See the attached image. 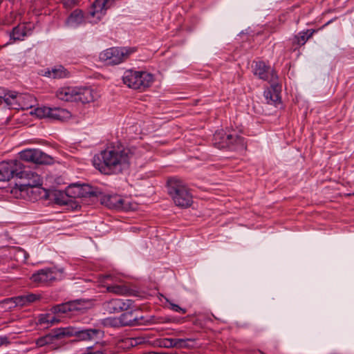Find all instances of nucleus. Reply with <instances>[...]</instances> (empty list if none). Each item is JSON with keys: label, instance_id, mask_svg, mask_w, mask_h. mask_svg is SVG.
Returning <instances> with one entry per match:
<instances>
[{"label": "nucleus", "instance_id": "obj_26", "mask_svg": "<svg viewBox=\"0 0 354 354\" xmlns=\"http://www.w3.org/2000/svg\"><path fill=\"white\" fill-rule=\"evenodd\" d=\"M97 94L90 88L79 87V91L77 95V100L82 103H88L95 100Z\"/></svg>", "mask_w": 354, "mask_h": 354}, {"label": "nucleus", "instance_id": "obj_36", "mask_svg": "<svg viewBox=\"0 0 354 354\" xmlns=\"http://www.w3.org/2000/svg\"><path fill=\"white\" fill-rule=\"evenodd\" d=\"M77 2V0H62L64 6L66 8H70L75 6Z\"/></svg>", "mask_w": 354, "mask_h": 354}, {"label": "nucleus", "instance_id": "obj_1", "mask_svg": "<svg viewBox=\"0 0 354 354\" xmlns=\"http://www.w3.org/2000/svg\"><path fill=\"white\" fill-rule=\"evenodd\" d=\"M133 155L129 150L110 148L95 155L93 165L104 174L119 173L129 167Z\"/></svg>", "mask_w": 354, "mask_h": 354}, {"label": "nucleus", "instance_id": "obj_13", "mask_svg": "<svg viewBox=\"0 0 354 354\" xmlns=\"http://www.w3.org/2000/svg\"><path fill=\"white\" fill-rule=\"evenodd\" d=\"M20 169H21L20 161L13 160L0 162V181L9 180L13 176L18 177Z\"/></svg>", "mask_w": 354, "mask_h": 354}, {"label": "nucleus", "instance_id": "obj_18", "mask_svg": "<svg viewBox=\"0 0 354 354\" xmlns=\"http://www.w3.org/2000/svg\"><path fill=\"white\" fill-rule=\"evenodd\" d=\"M65 328H72L75 330L71 336L76 335L81 340L97 341L103 336V332L98 329H86L80 330L73 327H66Z\"/></svg>", "mask_w": 354, "mask_h": 354}, {"label": "nucleus", "instance_id": "obj_38", "mask_svg": "<svg viewBox=\"0 0 354 354\" xmlns=\"http://www.w3.org/2000/svg\"><path fill=\"white\" fill-rule=\"evenodd\" d=\"M8 343V338L5 336H0V346Z\"/></svg>", "mask_w": 354, "mask_h": 354}, {"label": "nucleus", "instance_id": "obj_34", "mask_svg": "<svg viewBox=\"0 0 354 354\" xmlns=\"http://www.w3.org/2000/svg\"><path fill=\"white\" fill-rule=\"evenodd\" d=\"M130 344L131 346H136L138 344H145L146 342V339L143 337H137L135 338H132L130 340Z\"/></svg>", "mask_w": 354, "mask_h": 354}, {"label": "nucleus", "instance_id": "obj_3", "mask_svg": "<svg viewBox=\"0 0 354 354\" xmlns=\"http://www.w3.org/2000/svg\"><path fill=\"white\" fill-rule=\"evenodd\" d=\"M168 193L174 203L179 207H187L191 205L192 198L185 184L178 178L168 180Z\"/></svg>", "mask_w": 354, "mask_h": 354}, {"label": "nucleus", "instance_id": "obj_39", "mask_svg": "<svg viewBox=\"0 0 354 354\" xmlns=\"http://www.w3.org/2000/svg\"><path fill=\"white\" fill-rule=\"evenodd\" d=\"M20 17V14H17V13H11L10 15V17H13L14 18V21L17 22V21H21V18L19 17V20H17V17Z\"/></svg>", "mask_w": 354, "mask_h": 354}, {"label": "nucleus", "instance_id": "obj_10", "mask_svg": "<svg viewBox=\"0 0 354 354\" xmlns=\"http://www.w3.org/2000/svg\"><path fill=\"white\" fill-rule=\"evenodd\" d=\"M113 0H95L88 14L87 18L91 24H97L104 16L106 10L111 6Z\"/></svg>", "mask_w": 354, "mask_h": 354}, {"label": "nucleus", "instance_id": "obj_2", "mask_svg": "<svg viewBox=\"0 0 354 354\" xmlns=\"http://www.w3.org/2000/svg\"><path fill=\"white\" fill-rule=\"evenodd\" d=\"M86 308V302L82 300L69 301L54 306L49 313L40 315L38 322L40 324H46V327H49L59 322V314H66L71 311H82Z\"/></svg>", "mask_w": 354, "mask_h": 354}, {"label": "nucleus", "instance_id": "obj_29", "mask_svg": "<svg viewBox=\"0 0 354 354\" xmlns=\"http://www.w3.org/2000/svg\"><path fill=\"white\" fill-rule=\"evenodd\" d=\"M19 93L14 91H9L3 95V97H0V104L2 102V99L4 102L11 109H15V106L12 104L17 103Z\"/></svg>", "mask_w": 354, "mask_h": 354}, {"label": "nucleus", "instance_id": "obj_28", "mask_svg": "<svg viewBox=\"0 0 354 354\" xmlns=\"http://www.w3.org/2000/svg\"><path fill=\"white\" fill-rule=\"evenodd\" d=\"M160 346L165 348H185L187 346L186 340L183 339L167 338L162 340Z\"/></svg>", "mask_w": 354, "mask_h": 354}, {"label": "nucleus", "instance_id": "obj_19", "mask_svg": "<svg viewBox=\"0 0 354 354\" xmlns=\"http://www.w3.org/2000/svg\"><path fill=\"white\" fill-rule=\"evenodd\" d=\"M132 305L131 300H123L120 299H112L104 304L105 310L109 313H119L126 310Z\"/></svg>", "mask_w": 354, "mask_h": 354}, {"label": "nucleus", "instance_id": "obj_17", "mask_svg": "<svg viewBox=\"0 0 354 354\" xmlns=\"http://www.w3.org/2000/svg\"><path fill=\"white\" fill-rule=\"evenodd\" d=\"M252 68L254 74L261 80L273 82L277 78L274 71L263 62H255Z\"/></svg>", "mask_w": 354, "mask_h": 354}, {"label": "nucleus", "instance_id": "obj_33", "mask_svg": "<svg viewBox=\"0 0 354 354\" xmlns=\"http://www.w3.org/2000/svg\"><path fill=\"white\" fill-rule=\"evenodd\" d=\"M167 302L169 304V308L173 311L178 312L182 314H185L186 313V310L180 307L178 305L172 303L169 299H167Z\"/></svg>", "mask_w": 354, "mask_h": 354}, {"label": "nucleus", "instance_id": "obj_20", "mask_svg": "<svg viewBox=\"0 0 354 354\" xmlns=\"http://www.w3.org/2000/svg\"><path fill=\"white\" fill-rule=\"evenodd\" d=\"M78 91L79 87L64 86L57 89L56 91V97L62 101H76Z\"/></svg>", "mask_w": 354, "mask_h": 354}, {"label": "nucleus", "instance_id": "obj_32", "mask_svg": "<svg viewBox=\"0 0 354 354\" xmlns=\"http://www.w3.org/2000/svg\"><path fill=\"white\" fill-rule=\"evenodd\" d=\"M315 32V30H308L306 32H301L299 33V36L297 37V43L299 44H304L306 41L308 40L309 37H310L313 33Z\"/></svg>", "mask_w": 354, "mask_h": 354}, {"label": "nucleus", "instance_id": "obj_24", "mask_svg": "<svg viewBox=\"0 0 354 354\" xmlns=\"http://www.w3.org/2000/svg\"><path fill=\"white\" fill-rule=\"evenodd\" d=\"M139 71L128 70L124 73L122 81L128 87L133 89H140V83H138Z\"/></svg>", "mask_w": 354, "mask_h": 354}, {"label": "nucleus", "instance_id": "obj_27", "mask_svg": "<svg viewBox=\"0 0 354 354\" xmlns=\"http://www.w3.org/2000/svg\"><path fill=\"white\" fill-rule=\"evenodd\" d=\"M154 78L152 74L146 71H139L138 83H140V90L150 86Z\"/></svg>", "mask_w": 354, "mask_h": 354}, {"label": "nucleus", "instance_id": "obj_4", "mask_svg": "<svg viewBox=\"0 0 354 354\" xmlns=\"http://www.w3.org/2000/svg\"><path fill=\"white\" fill-rule=\"evenodd\" d=\"M214 145L218 149L229 148L232 150L243 149L245 146L243 138L227 133L223 130L216 132L213 138Z\"/></svg>", "mask_w": 354, "mask_h": 354}, {"label": "nucleus", "instance_id": "obj_11", "mask_svg": "<svg viewBox=\"0 0 354 354\" xmlns=\"http://www.w3.org/2000/svg\"><path fill=\"white\" fill-rule=\"evenodd\" d=\"M20 158L36 164H51L53 158L39 149H28L19 153Z\"/></svg>", "mask_w": 354, "mask_h": 354}, {"label": "nucleus", "instance_id": "obj_40", "mask_svg": "<svg viewBox=\"0 0 354 354\" xmlns=\"http://www.w3.org/2000/svg\"><path fill=\"white\" fill-rule=\"evenodd\" d=\"M131 316H132L131 313H125V314L123 315V317L124 318V317H131Z\"/></svg>", "mask_w": 354, "mask_h": 354}, {"label": "nucleus", "instance_id": "obj_8", "mask_svg": "<svg viewBox=\"0 0 354 354\" xmlns=\"http://www.w3.org/2000/svg\"><path fill=\"white\" fill-rule=\"evenodd\" d=\"M100 286L106 287L107 292L116 295H127L129 290L117 277L110 274L104 275L100 279Z\"/></svg>", "mask_w": 354, "mask_h": 354}, {"label": "nucleus", "instance_id": "obj_22", "mask_svg": "<svg viewBox=\"0 0 354 354\" xmlns=\"http://www.w3.org/2000/svg\"><path fill=\"white\" fill-rule=\"evenodd\" d=\"M86 19L83 12L81 10H75L68 17L65 21V25L69 28H76L83 25Z\"/></svg>", "mask_w": 354, "mask_h": 354}, {"label": "nucleus", "instance_id": "obj_37", "mask_svg": "<svg viewBox=\"0 0 354 354\" xmlns=\"http://www.w3.org/2000/svg\"><path fill=\"white\" fill-rule=\"evenodd\" d=\"M124 324L128 325H136L138 324V319L136 317H135L133 319H129V320L124 321Z\"/></svg>", "mask_w": 354, "mask_h": 354}, {"label": "nucleus", "instance_id": "obj_25", "mask_svg": "<svg viewBox=\"0 0 354 354\" xmlns=\"http://www.w3.org/2000/svg\"><path fill=\"white\" fill-rule=\"evenodd\" d=\"M35 102V98L28 94L19 93L17 103L13 104L15 109H28L32 108Z\"/></svg>", "mask_w": 354, "mask_h": 354}, {"label": "nucleus", "instance_id": "obj_35", "mask_svg": "<svg viewBox=\"0 0 354 354\" xmlns=\"http://www.w3.org/2000/svg\"><path fill=\"white\" fill-rule=\"evenodd\" d=\"M26 295L28 305H30V304L39 300L40 298L39 295H37L35 294H28V295Z\"/></svg>", "mask_w": 354, "mask_h": 354}, {"label": "nucleus", "instance_id": "obj_7", "mask_svg": "<svg viewBox=\"0 0 354 354\" xmlns=\"http://www.w3.org/2000/svg\"><path fill=\"white\" fill-rule=\"evenodd\" d=\"M96 193L91 191V187L87 185L74 184L68 186L64 194H62V204L71 203L74 198L86 197L90 195H95Z\"/></svg>", "mask_w": 354, "mask_h": 354}, {"label": "nucleus", "instance_id": "obj_15", "mask_svg": "<svg viewBox=\"0 0 354 354\" xmlns=\"http://www.w3.org/2000/svg\"><path fill=\"white\" fill-rule=\"evenodd\" d=\"M62 273V270L55 268L41 269L32 274L31 279L37 283H46L60 279Z\"/></svg>", "mask_w": 354, "mask_h": 354}, {"label": "nucleus", "instance_id": "obj_23", "mask_svg": "<svg viewBox=\"0 0 354 354\" xmlns=\"http://www.w3.org/2000/svg\"><path fill=\"white\" fill-rule=\"evenodd\" d=\"M42 75L53 79H62L69 77V72L63 66L58 65L44 69Z\"/></svg>", "mask_w": 354, "mask_h": 354}, {"label": "nucleus", "instance_id": "obj_16", "mask_svg": "<svg viewBox=\"0 0 354 354\" xmlns=\"http://www.w3.org/2000/svg\"><path fill=\"white\" fill-rule=\"evenodd\" d=\"M35 26L30 22H20L17 26L14 27L10 32V38L13 41L24 40L26 37L30 35Z\"/></svg>", "mask_w": 354, "mask_h": 354}, {"label": "nucleus", "instance_id": "obj_14", "mask_svg": "<svg viewBox=\"0 0 354 354\" xmlns=\"http://www.w3.org/2000/svg\"><path fill=\"white\" fill-rule=\"evenodd\" d=\"M74 333L75 332L72 328H59L54 330L51 333L37 339L36 344L38 347L51 344L57 339H61L65 337H71V335Z\"/></svg>", "mask_w": 354, "mask_h": 354}, {"label": "nucleus", "instance_id": "obj_6", "mask_svg": "<svg viewBox=\"0 0 354 354\" xmlns=\"http://www.w3.org/2000/svg\"><path fill=\"white\" fill-rule=\"evenodd\" d=\"M32 115L39 118H48L50 120L64 121L71 118V113L66 109L59 107L41 106L31 111Z\"/></svg>", "mask_w": 354, "mask_h": 354}, {"label": "nucleus", "instance_id": "obj_9", "mask_svg": "<svg viewBox=\"0 0 354 354\" xmlns=\"http://www.w3.org/2000/svg\"><path fill=\"white\" fill-rule=\"evenodd\" d=\"M102 205L110 209L129 210L133 209V207L130 206L128 198H123L117 194L103 195L100 198Z\"/></svg>", "mask_w": 354, "mask_h": 354}, {"label": "nucleus", "instance_id": "obj_12", "mask_svg": "<svg viewBox=\"0 0 354 354\" xmlns=\"http://www.w3.org/2000/svg\"><path fill=\"white\" fill-rule=\"evenodd\" d=\"M18 178L26 180V183L19 185V189L21 192L25 191L26 188L39 187L43 184V179L38 174L30 170L24 169L22 164Z\"/></svg>", "mask_w": 354, "mask_h": 354}, {"label": "nucleus", "instance_id": "obj_31", "mask_svg": "<svg viewBox=\"0 0 354 354\" xmlns=\"http://www.w3.org/2000/svg\"><path fill=\"white\" fill-rule=\"evenodd\" d=\"M15 260L20 263H24L28 259V253L21 248H16L12 250Z\"/></svg>", "mask_w": 354, "mask_h": 354}, {"label": "nucleus", "instance_id": "obj_21", "mask_svg": "<svg viewBox=\"0 0 354 354\" xmlns=\"http://www.w3.org/2000/svg\"><path fill=\"white\" fill-rule=\"evenodd\" d=\"M281 86L273 84L270 88L264 91V97L268 104L277 106L281 102Z\"/></svg>", "mask_w": 354, "mask_h": 354}, {"label": "nucleus", "instance_id": "obj_5", "mask_svg": "<svg viewBox=\"0 0 354 354\" xmlns=\"http://www.w3.org/2000/svg\"><path fill=\"white\" fill-rule=\"evenodd\" d=\"M133 52V48L113 47L102 51L100 59L106 64L116 65L126 60Z\"/></svg>", "mask_w": 354, "mask_h": 354}, {"label": "nucleus", "instance_id": "obj_30", "mask_svg": "<svg viewBox=\"0 0 354 354\" xmlns=\"http://www.w3.org/2000/svg\"><path fill=\"white\" fill-rule=\"evenodd\" d=\"M6 302L8 304H12L9 308H12V307H15V306L22 307V306H28L27 300H26L25 295L8 299L6 301Z\"/></svg>", "mask_w": 354, "mask_h": 354}]
</instances>
